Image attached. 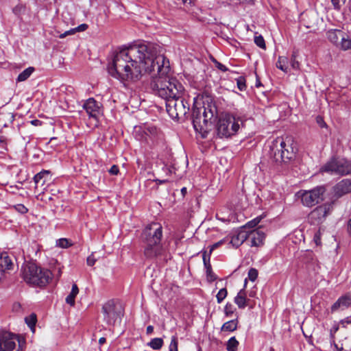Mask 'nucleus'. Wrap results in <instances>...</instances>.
<instances>
[{"label":"nucleus","mask_w":351,"mask_h":351,"mask_svg":"<svg viewBox=\"0 0 351 351\" xmlns=\"http://www.w3.org/2000/svg\"><path fill=\"white\" fill-rule=\"evenodd\" d=\"M339 324L345 328H348L349 326H351V315L341 319Z\"/></svg>","instance_id":"obj_42"},{"label":"nucleus","mask_w":351,"mask_h":351,"mask_svg":"<svg viewBox=\"0 0 351 351\" xmlns=\"http://www.w3.org/2000/svg\"><path fill=\"white\" fill-rule=\"evenodd\" d=\"M50 178V172L47 170H43L40 172L36 173L34 177V181L36 184L39 183L41 185H44Z\"/></svg>","instance_id":"obj_23"},{"label":"nucleus","mask_w":351,"mask_h":351,"mask_svg":"<svg viewBox=\"0 0 351 351\" xmlns=\"http://www.w3.org/2000/svg\"><path fill=\"white\" fill-rule=\"evenodd\" d=\"M30 123L34 126H40L43 122L38 119H34L30 121Z\"/></svg>","instance_id":"obj_55"},{"label":"nucleus","mask_w":351,"mask_h":351,"mask_svg":"<svg viewBox=\"0 0 351 351\" xmlns=\"http://www.w3.org/2000/svg\"><path fill=\"white\" fill-rule=\"evenodd\" d=\"M97 261V259L95 258L93 254H90L88 256L86 263L88 266H93Z\"/></svg>","instance_id":"obj_47"},{"label":"nucleus","mask_w":351,"mask_h":351,"mask_svg":"<svg viewBox=\"0 0 351 351\" xmlns=\"http://www.w3.org/2000/svg\"><path fill=\"white\" fill-rule=\"evenodd\" d=\"M290 62L293 69H297L299 68L300 64L299 62L296 60V55L295 54V53L292 54Z\"/></svg>","instance_id":"obj_44"},{"label":"nucleus","mask_w":351,"mask_h":351,"mask_svg":"<svg viewBox=\"0 0 351 351\" xmlns=\"http://www.w3.org/2000/svg\"><path fill=\"white\" fill-rule=\"evenodd\" d=\"M334 9L340 10L342 5L345 4L346 0H330Z\"/></svg>","instance_id":"obj_41"},{"label":"nucleus","mask_w":351,"mask_h":351,"mask_svg":"<svg viewBox=\"0 0 351 351\" xmlns=\"http://www.w3.org/2000/svg\"><path fill=\"white\" fill-rule=\"evenodd\" d=\"M245 82H246V80H245V77L240 76L239 77H238L237 79V87L241 91H243L246 89Z\"/></svg>","instance_id":"obj_36"},{"label":"nucleus","mask_w":351,"mask_h":351,"mask_svg":"<svg viewBox=\"0 0 351 351\" xmlns=\"http://www.w3.org/2000/svg\"><path fill=\"white\" fill-rule=\"evenodd\" d=\"M154 181L156 182V184H162L167 183L168 182L167 180H160V179H156Z\"/></svg>","instance_id":"obj_56"},{"label":"nucleus","mask_w":351,"mask_h":351,"mask_svg":"<svg viewBox=\"0 0 351 351\" xmlns=\"http://www.w3.org/2000/svg\"><path fill=\"white\" fill-rule=\"evenodd\" d=\"M154 331V327L152 326H148L146 329L147 334L149 335Z\"/></svg>","instance_id":"obj_57"},{"label":"nucleus","mask_w":351,"mask_h":351,"mask_svg":"<svg viewBox=\"0 0 351 351\" xmlns=\"http://www.w3.org/2000/svg\"><path fill=\"white\" fill-rule=\"evenodd\" d=\"M24 280L33 287L43 288L51 280L53 274L49 269L38 266L34 262H26L22 267Z\"/></svg>","instance_id":"obj_6"},{"label":"nucleus","mask_w":351,"mask_h":351,"mask_svg":"<svg viewBox=\"0 0 351 351\" xmlns=\"http://www.w3.org/2000/svg\"><path fill=\"white\" fill-rule=\"evenodd\" d=\"M247 276H248V278L250 279V280H251L252 282L255 281L258 277L257 269H256L255 268H251L248 271Z\"/></svg>","instance_id":"obj_40"},{"label":"nucleus","mask_w":351,"mask_h":351,"mask_svg":"<svg viewBox=\"0 0 351 351\" xmlns=\"http://www.w3.org/2000/svg\"><path fill=\"white\" fill-rule=\"evenodd\" d=\"M262 84H261V81L259 80V79H256V87H259L261 86Z\"/></svg>","instance_id":"obj_61"},{"label":"nucleus","mask_w":351,"mask_h":351,"mask_svg":"<svg viewBox=\"0 0 351 351\" xmlns=\"http://www.w3.org/2000/svg\"><path fill=\"white\" fill-rule=\"evenodd\" d=\"M351 306V291L347 292L340 296L337 301L331 306L332 313L344 311Z\"/></svg>","instance_id":"obj_14"},{"label":"nucleus","mask_w":351,"mask_h":351,"mask_svg":"<svg viewBox=\"0 0 351 351\" xmlns=\"http://www.w3.org/2000/svg\"><path fill=\"white\" fill-rule=\"evenodd\" d=\"M339 46H341L344 50L351 49V40L346 38L344 34L343 39L341 40Z\"/></svg>","instance_id":"obj_38"},{"label":"nucleus","mask_w":351,"mask_h":351,"mask_svg":"<svg viewBox=\"0 0 351 351\" xmlns=\"http://www.w3.org/2000/svg\"><path fill=\"white\" fill-rule=\"evenodd\" d=\"M25 322L31 330L34 332L36 324L37 322L36 315L35 313H32L25 318Z\"/></svg>","instance_id":"obj_28"},{"label":"nucleus","mask_w":351,"mask_h":351,"mask_svg":"<svg viewBox=\"0 0 351 351\" xmlns=\"http://www.w3.org/2000/svg\"><path fill=\"white\" fill-rule=\"evenodd\" d=\"M228 295V291L226 288H222L221 289L217 295H216V298H217V303L218 304H220L223 302V300L226 298Z\"/></svg>","instance_id":"obj_32"},{"label":"nucleus","mask_w":351,"mask_h":351,"mask_svg":"<svg viewBox=\"0 0 351 351\" xmlns=\"http://www.w3.org/2000/svg\"><path fill=\"white\" fill-rule=\"evenodd\" d=\"M162 48L157 43L139 40L117 51L108 66V73L121 82H136L153 71V61Z\"/></svg>","instance_id":"obj_1"},{"label":"nucleus","mask_w":351,"mask_h":351,"mask_svg":"<svg viewBox=\"0 0 351 351\" xmlns=\"http://www.w3.org/2000/svg\"><path fill=\"white\" fill-rule=\"evenodd\" d=\"M262 217L259 216L254 219L248 221L245 226H242V228L245 229L246 228H255L261 221Z\"/></svg>","instance_id":"obj_31"},{"label":"nucleus","mask_w":351,"mask_h":351,"mask_svg":"<svg viewBox=\"0 0 351 351\" xmlns=\"http://www.w3.org/2000/svg\"><path fill=\"white\" fill-rule=\"evenodd\" d=\"M12 266V262L6 253H1L0 255V280L3 276L6 269H10Z\"/></svg>","instance_id":"obj_20"},{"label":"nucleus","mask_w":351,"mask_h":351,"mask_svg":"<svg viewBox=\"0 0 351 351\" xmlns=\"http://www.w3.org/2000/svg\"><path fill=\"white\" fill-rule=\"evenodd\" d=\"M333 189L334 195L337 198L351 193V179H343L335 185Z\"/></svg>","instance_id":"obj_16"},{"label":"nucleus","mask_w":351,"mask_h":351,"mask_svg":"<svg viewBox=\"0 0 351 351\" xmlns=\"http://www.w3.org/2000/svg\"><path fill=\"white\" fill-rule=\"evenodd\" d=\"M238 319H234L230 321H228L225 322L221 328V331H228V332H233L237 330V326H238Z\"/></svg>","instance_id":"obj_25"},{"label":"nucleus","mask_w":351,"mask_h":351,"mask_svg":"<svg viewBox=\"0 0 351 351\" xmlns=\"http://www.w3.org/2000/svg\"><path fill=\"white\" fill-rule=\"evenodd\" d=\"M217 110L215 106L208 105L207 107L193 108L192 123L194 130L203 138L207 137L210 126L215 120Z\"/></svg>","instance_id":"obj_5"},{"label":"nucleus","mask_w":351,"mask_h":351,"mask_svg":"<svg viewBox=\"0 0 351 351\" xmlns=\"http://www.w3.org/2000/svg\"><path fill=\"white\" fill-rule=\"evenodd\" d=\"M55 139H56V138H55V137H52V138H51V139H50V142H51L52 141H53V140H55Z\"/></svg>","instance_id":"obj_63"},{"label":"nucleus","mask_w":351,"mask_h":351,"mask_svg":"<svg viewBox=\"0 0 351 351\" xmlns=\"http://www.w3.org/2000/svg\"><path fill=\"white\" fill-rule=\"evenodd\" d=\"M330 345L331 347H332L333 349L336 351H341L343 350V348H339L338 346V345L335 343V339H333V341L330 340Z\"/></svg>","instance_id":"obj_53"},{"label":"nucleus","mask_w":351,"mask_h":351,"mask_svg":"<svg viewBox=\"0 0 351 351\" xmlns=\"http://www.w3.org/2000/svg\"><path fill=\"white\" fill-rule=\"evenodd\" d=\"M166 110L170 117L173 119H179L184 117L189 111V104L183 96L170 99L165 102Z\"/></svg>","instance_id":"obj_10"},{"label":"nucleus","mask_w":351,"mask_h":351,"mask_svg":"<svg viewBox=\"0 0 351 351\" xmlns=\"http://www.w3.org/2000/svg\"><path fill=\"white\" fill-rule=\"evenodd\" d=\"M254 43L261 49H265L266 47L264 38L261 35L254 36Z\"/></svg>","instance_id":"obj_39"},{"label":"nucleus","mask_w":351,"mask_h":351,"mask_svg":"<svg viewBox=\"0 0 351 351\" xmlns=\"http://www.w3.org/2000/svg\"><path fill=\"white\" fill-rule=\"evenodd\" d=\"M223 243V240H220L219 241L213 244L210 247V250H209V252H208V254L207 255V256H210V254L211 253L213 252V251L215 249H217V247H219L220 245H221Z\"/></svg>","instance_id":"obj_46"},{"label":"nucleus","mask_w":351,"mask_h":351,"mask_svg":"<svg viewBox=\"0 0 351 351\" xmlns=\"http://www.w3.org/2000/svg\"><path fill=\"white\" fill-rule=\"evenodd\" d=\"M249 238L250 239L251 246H259L263 243L265 239V234L259 231L249 232Z\"/></svg>","instance_id":"obj_22"},{"label":"nucleus","mask_w":351,"mask_h":351,"mask_svg":"<svg viewBox=\"0 0 351 351\" xmlns=\"http://www.w3.org/2000/svg\"><path fill=\"white\" fill-rule=\"evenodd\" d=\"M35 71V69L32 66H29L27 69H25L24 71H23L19 75H18L16 78L17 82H24L26 80H27L30 75L33 73V72Z\"/></svg>","instance_id":"obj_26"},{"label":"nucleus","mask_w":351,"mask_h":351,"mask_svg":"<svg viewBox=\"0 0 351 351\" xmlns=\"http://www.w3.org/2000/svg\"><path fill=\"white\" fill-rule=\"evenodd\" d=\"M71 245L69 240L67 239L62 238L56 241V246L62 248H67Z\"/></svg>","instance_id":"obj_33"},{"label":"nucleus","mask_w":351,"mask_h":351,"mask_svg":"<svg viewBox=\"0 0 351 351\" xmlns=\"http://www.w3.org/2000/svg\"><path fill=\"white\" fill-rule=\"evenodd\" d=\"M333 202L330 203H326L323 205L317 206L313 211L311 212L309 217L316 221H322L329 213L330 209L332 208Z\"/></svg>","instance_id":"obj_13"},{"label":"nucleus","mask_w":351,"mask_h":351,"mask_svg":"<svg viewBox=\"0 0 351 351\" xmlns=\"http://www.w3.org/2000/svg\"><path fill=\"white\" fill-rule=\"evenodd\" d=\"M249 232L246 231L245 229L241 228V230L237 231L232 236L230 243L235 248L239 247L249 238Z\"/></svg>","instance_id":"obj_17"},{"label":"nucleus","mask_w":351,"mask_h":351,"mask_svg":"<svg viewBox=\"0 0 351 351\" xmlns=\"http://www.w3.org/2000/svg\"><path fill=\"white\" fill-rule=\"evenodd\" d=\"M174 168L173 167H168V166H165L163 167V170L166 172L167 174L168 175H171L172 173H173V169Z\"/></svg>","instance_id":"obj_54"},{"label":"nucleus","mask_w":351,"mask_h":351,"mask_svg":"<svg viewBox=\"0 0 351 351\" xmlns=\"http://www.w3.org/2000/svg\"><path fill=\"white\" fill-rule=\"evenodd\" d=\"M325 193L324 186H317L311 190L305 191L301 196L302 202L306 206L312 207L324 200Z\"/></svg>","instance_id":"obj_11"},{"label":"nucleus","mask_w":351,"mask_h":351,"mask_svg":"<svg viewBox=\"0 0 351 351\" xmlns=\"http://www.w3.org/2000/svg\"><path fill=\"white\" fill-rule=\"evenodd\" d=\"M104 320L108 326H112L123 316V308L121 304L114 300L107 301L102 306Z\"/></svg>","instance_id":"obj_9"},{"label":"nucleus","mask_w":351,"mask_h":351,"mask_svg":"<svg viewBox=\"0 0 351 351\" xmlns=\"http://www.w3.org/2000/svg\"><path fill=\"white\" fill-rule=\"evenodd\" d=\"M164 341L162 338L156 337L152 339L149 342L147 343V346L151 347L153 350H159L163 346Z\"/></svg>","instance_id":"obj_29"},{"label":"nucleus","mask_w":351,"mask_h":351,"mask_svg":"<svg viewBox=\"0 0 351 351\" xmlns=\"http://www.w3.org/2000/svg\"><path fill=\"white\" fill-rule=\"evenodd\" d=\"M296 154L297 148L292 136L277 137L269 147V167L278 172H287L295 165Z\"/></svg>","instance_id":"obj_3"},{"label":"nucleus","mask_w":351,"mask_h":351,"mask_svg":"<svg viewBox=\"0 0 351 351\" xmlns=\"http://www.w3.org/2000/svg\"><path fill=\"white\" fill-rule=\"evenodd\" d=\"M247 283V279H245L244 287L241 289L234 299V303L238 306L239 308L243 309L247 305L248 299L246 298L245 287Z\"/></svg>","instance_id":"obj_18"},{"label":"nucleus","mask_w":351,"mask_h":351,"mask_svg":"<svg viewBox=\"0 0 351 351\" xmlns=\"http://www.w3.org/2000/svg\"><path fill=\"white\" fill-rule=\"evenodd\" d=\"M79 293V289L76 284H73L71 291L70 293L66 296L65 301L66 302L69 304L70 306H74L75 301V297Z\"/></svg>","instance_id":"obj_24"},{"label":"nucleus","mask_w":351,"mask_h":351,"mask_svg":"<svg viewBox=\"0 0 351 351\" xmlns=\"http://www.w3.org/2000/svg\"><path fill=\"white\" fill-rule=\"evenodd\" d=\"M217 68L223 72H226L228 71V69L226 65L218 62H217Z\"/></svg>","instance_id":"obj_52"},{"label":"nucleus","mask_w":351,"mask_h":351,"mask_svg":"<svg viewBox=\"0 0 351 351\" xmlns=\"http://www.w3.org/2000/svg\"><path fill=\"white\" fill-rule=\"evenodd\" d=\"M203 263L206 269V278L208 281L212 282L217 280V277L213 271L212 266L210 263V257L207 256L206 252L203 253Z\"/></svg>","instance_id":"obj_19"},{"label":"nucleus","mask_w":351,"mask_h":351,"mask_svg":"<svg viewBox=\"0 0 351 351\" xmlns=\"http://www.w3.org/2000/svg\"><path fill=\"white\" fill-rule=\"evenodd\" d=\"M288 62L289 59L286 56H279L276 62V67L285 73H288Z\"/></svg>","instance_id":"obj_27"},{"label":"nucleus","mask_w":351,"mask_h":351,"mask_svg":"<svg viewBox=\"0 0 351 351\" xmlns=\"http://www.w3.org/2000/svg\"><path fill=\"white\" fill-rule=\"evenodd\" d=\"M197 351H202V348L200 347H199Z\"/></svg>","instance_id":"obj_64"},{"label":"nucleus","mask_w":351,"mask_h":351,"mask_svg":"<svg viewBox=\"0 0 351 351\" xmlns=\"http://www.w3.org/2000/svg\"><path fill=\"white\" fill-rule=\"evenodd\" d=\"M15 210L21 213V214H25L28 212V209L22 204H18L14 206Z\"/></svg>","instance_id":"obj_43"},{"label":"nucleus","mask_w":351,"mask_h":351,"mask_svg":"<svg viewBox=\"0 0 351 351\" xmlns=\"http://www.w3.org/2000/svg\"><path fill=\"white\" fill-rule=\"evenodd\" d=\"M25 10V6L22 4H18L12 9L13 13L17 16H20L22 14H23Z\"/></svg>","instance_id":"obj_37"},{"label":"nucleus","mask_w":351,"mask_h":351,"mask_svg":"<svg viewBox=\"0 0 351 351\" xmlns=\"http://www.w3.org/2000/svg\"><path fill=\"white\" fill-rule=\"evenodd\" d=\"M82 107L86 110L89 118L96 121L99 120V116L102 114L101 104L97 101L93 97L86 99Z\"/></svg>","instance_id":"obj_12"},{"label":"nucleus","mask_w":351,"mask_h":351,"mask_svg":"<svg viewBox=\"0 0 351 351\" xmlns=\"http://www.w3.org/2000/svg\"><path fill=\"white\" fill-rule=\"evenodd\" d=\"M111 175H117L119 172V169L117 165H112L108 171Z\"/></svg>","instance_id":"obj_50"},{"label":"nucleus","mask_w":351,"mask_h":351,"mask_svg":"<svg viewBox=\"0 0 351 351\" xmlns=\"http://www.w3.org/2000/svg\"><path fill=\"white\" fill-rule=\"evenodd\" d=\"M162 227L158 223L148 224L142 232V240L145 243L144 255L147 258L154 259L163 254L165 248L161 243Z\"/></svg>","instance_id":"obj_4"},{"label":"nucleus","mask_w":351,"mask_h":351,"mask_svg":"<svg viewBox=\"0 0 351 351\" xmlns=\"http://www.w3.org/2000/svg\"><path fill=\"white\" fill-rule=\"evenodd\" d=\"M339 328V326L338 324H335L332 326L330 330V340L333 341V339H335V334L338 331Z\"/></svg>","instance_id":"obj_45"},{"label":"nucleus","mask_w":351,"mask_h":351,"mask_svg":"<svg viewBox=\"0 0 351 351\" xmlns=\"http://www.w3.org/2000/svg\"><path fill=\"white\" fill-rule=\"evenodd\" d=\"M75 28H72L68 31H66L64 32V33L61 34L60 35V38H65L66 36H69V35H73L74 34H75Z\"/></svg>","instance_id":"obj_49"},{"label":"nucleus","mask_w":351,"mask_h":351,"mask_svg":"<svg viewBox=\"0 0 351 351\" xmlns=\"http://www.w3.org/2000/svg\"><path fill=\"white\" fill-rule=\"evenodd\" d=\"M153 73L157 72L150 83V87L154 95L164 99L165 102L170 99L183 96L184 87L175 77L168 75L170 71L169 61L167 58L158 53L153 61Z\"/></svg>","instance_id":"obj_2"},{"label":"nucleus","mask_w":351,"mask_h":351,"mask_svg":"<svg viewBox=\"0 0 351 351\" xmlns=\"http://www.w3.org/2000/svg\"><path fill=\"white\" fill-rule=\"evenodd\" d=\"M245 118L238 114L226 112L222 114L217 123L215 133L219 138H228L237 134L240 126L243 125Z\"/></svg>","instance_id":"obj_7"},{"label":"nucleus","mask_w":351,"mask_h":351,"mask_svg":"<svg viewBox=\"0 0 351 351\" xmlns=\"http://www.w3.org/2000/svg\"><path fill=\"white\" fill-rule=\"evenodd\" d=\"M16 341L19 342L18 336L8 332L3 333L0 339L5 351H14L16 346Z\"/></svg>","instance_id":"obj_15"},{"label":"nucleus","mask_w":351,"mask_h":351,"mask_svg":"<svg viewBox=\"0 0 351 351\" xmlns=\"http://www.w3.org/2000/svg\"><path fill=\"white\" fill-rule=\"evenodd\" d=\"M187 193V189L186 187H183L181 189V193L183 196H184L186 195V193Z\"/></svg>","instance_id":"obj_60"},{"label":"nucleus","mask_w":351,"mask_h":351,"mask_svg":"<svg viewBox=\"0 0 351 351\" xmlns=\"http://www.w3.org/2000/svg\"><path fill=\"white\" fill-rule=\"evenodd\" d=\"M347 230L348 233L351 235V219H350L348 221Z\"/></svg>","instance_id":"obj_58"},{"label":"nucleus","mask_w":351,"mask_h":351,"mask_svg":"<svg viewBox=\"0 0 351 351\" xmlns=\"http://www.w3.org/2000/svg\"><path fill=\"white\" fill-rule=\"evenodd\" d=\"M182 1L183 3H190L191 1V0H182Z\"/></svg>","instance_id":"obj_62"},{"label":"nucleus","mask_w":351,"mask_h":351,"mask_svg":"<svg viewBox=\"0 0 351 351\" xmlns=\"http://www.w3.org/2000/svg\"><path fill=\"white\" fill-rule=\"evenodd\" d=\"M316 122L319 125V126L322 128H326L327 126L326 123H325L324 119L321 116H317L316 117Z\"/></svg>","instance_id":"obj_48"},{"label":"nucleus","mask_w":351,"mask_h":351,"mask_svg":"<svg viewBox=\"0 0 351 351\" xmlns=\"http://www.w3.org/2000/svg\"><path fill=\"white\" fill-rule=\"evenodd\" d=\"M88 27V26L87 24L82 23V24L78 25L77 27H75V32H84V31L86 30Z\"/></svg>","instance_id":"obj_51"},{"label":"nucleus","mask_w":351,"mask_h":351,"mask_svg":"<svg viewBox=\"0 0 351 351\" xmlns=\"http://www.w3.org/2000/svg\"><path fill=\"white\" fill-rule=\"evenodd\" d=\"M106 339L105 337H101V338H99V343L100 345L104 344V343H106Z\"/></svg>","instance_id":"obj_59"},{"label":"nucleus","mask_w":351,"mask_h":351,"mask_svg":"<svg viewBox=\"0 0 351 351\" xmlns=\"http://www.w3.org/2000/svg\"><path fill=\"white\" fill-rule=\"evenodd\" d=\"M344 34L345 33L339 29H330L327 32L328 40L336 46H339L341 40L343 39Z\"/></svg>","instance_id":"obj_21"},{"label":"nucleus","mask_w":351,"mask_h":351,"mask_svg":"<svg viewBox=\"0 0 351 351\" xmlns=\"http://www.w3.org/2000/svg\"><path fill=\"white\" fill-rule=\"evenodd\" d=\"M235 310L236 308L231 303L228 302L224 307V313L226 317H231Z\"/></svg>","instance_id":"obj_34"},{"label":"nucleus","mask_w":351,"mask_h":351,"mask_svg":"<svg viewBox=\"0 0 351 351\" xmlns=\"http://www.w3.org/2000/svg\"><path fill=\"white\" fill-rule=\"evenodd\" d=\"M178 341L176 335L171 337V343L169 345V351H178Z\"/></svg>","instance_id":"obj_35"},{"label":"nucleus","mask_w":351,"mask_h":351,"mask_svg":"<svg viewBox=\"0 0 351 351\" xmlns=\"http://www.w3.org/2000/svg\"><path fill=\"white\" fill-rule=\"evenodd\" d=\"M239 344V343L235 337H230L226 343L227 351H237Z\"/></svg>","instance_id":"obj_30"},{"label":"nucleus","mask_w":351,"mask_h":351,"mask_svg":"<svg viewBox=\"0 0 351 351\" xmlns=\"http://www.w3.org/2000/svg\"><path fill=\"white\" fill-rule=\"evenodd\" d=\"M320 171L334 175H348L351 173V160L334 156L321 167Z\"/></svg>","instance_id":"obj_8"}]
</instances>
